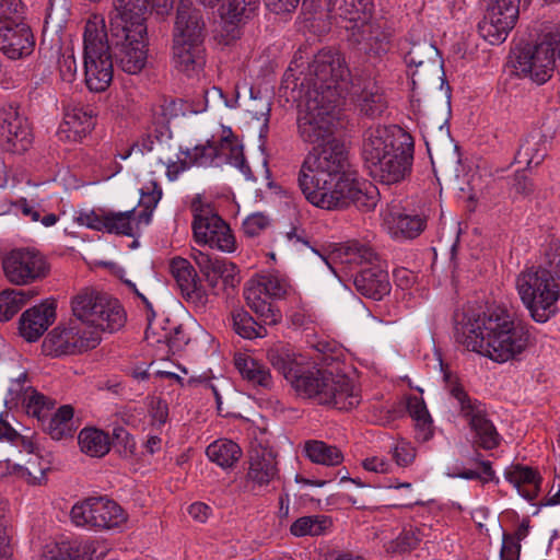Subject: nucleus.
I'll return each instance as SVG.
<instances>
[{
	"instance_id": "1",
	"label": "nucleus",
	"mask_w": 560,
	"mask_h": 560,
	"mask_svg": "<svg viewBox=\"0 0 560 560\" xmlns=\"http://www.w3.org/2000/svg\"><path fill=\"white\" fill-rule=\"evenodd\" d=\"M303 172L306 200L325 210H337L354 205L370 211L377 203V189L371 183L361 182L351 170L349 156L336 144L322 156H311Z\"/></svg>"
},
{
	"instance_id": "2",
	"label": "nucleus",
	"mask_w": 560,
	"mask_h": 560,
	"mask_svg": "<svg viewBox=\"0 0 560 560\" xmlns=\"http://www.w3.org/2000/svg\"><path fill=\"white\" fill-rule=\"evenodd\" d=\"M267 357L299 396L342 411L351 410L360 404V392L349 377L316 368L290 347H273Z\"/></svg>"
},
{
	"instance_id": "3",
	"label": "nucleus",
	"mask_w": 560,
	"mask_h": 560,
	"mask_svg": "<svg viewBox=\"0 0 560 560\" xmlns=\"http://www.w3.org/2000/svg\"><path fill=\"white\" fill-rule=\"evenodd\" d=\"M456 340L469 351L504 363L526 350L529 334L505 308L493 306L465 314L456 326Z\"/></svg>"
},
{
	"instance_id": "4",
	"label": "nucleus",
	"mask_w": 560,
	"mask_h": 560,
	"mask_svg": "<svg viewBox=\"0 0 560 560\" xmlns=\"http://www.w3.org/2000/svg\"><path fill=\"white\" fill-rule=\"evenodd\" d=\"M336 92L329 94L327 98L320 97V91L306 90L300 105L298 116V132L300 138L314 147L305 156L298 176L299 187H303V172L306 162L311 156H322L324 152H329L332 147L339 144L342 147L347 156L349 151L346 144L335 138L336 107L339 101H336Z\"/></svg>"
},
{
	"instance_id": "5",
	"label": "nucleus",
	"mask_w": 560,
	"mask_h": 560,
	"mask_svg": "<svg viewBox=\"0 0 560 560\" xmlns=\"http://www.w3.org/2000/svg\"><path fill=\"white\" fill-rule=\"evenodd\" d=\"M371 177L384 185L404 180L411 171L412 154L386 127L368 129L362 147Z\"/></svg>"
},
{
	"instance_id": "6",
	"label": "nucleus",
	"mask_w": 560,
	"mask_h": 560,
	"mask_svg": "<svg viewBox=\"0 0 560 560\" xmlns=\"http://www.w3.org/2000/svg\"><path fill=\"white\" fill-rule=\"evenodd\" d=\"M517 294L537 323H546L557 311L560 299V283L548 270L530 267L521 271L515 279Z\"/></svg>"
},
{
	"instance_id": "7",
	"label": "nucleus",
	"mask_w": 560,
	"mask_h": 560,
	"mask_svg": "<svg viewBox=\"0 0 560 560\" xmlns=\"http://www.w3.org/2000/svg\"><path fill=\"white\" fill-rule=\"evenodd\" d=\"M101 15H91L84 27V74L89 90L105 91L113 80V60Z\"/></svg>"
},
{
	"instance_id": "8",
	"label": "nucleus",
	"mask_w": 560,
	"mask_h": 560,
	"mask_svg": "<svg viewBox=\"0 0 560 560\" xmlns=\"http://www.w3.org/2000/svg\"><path fill=\"white\" fill-rule=\"evenodd\" d=\"M292 291L288 276L279 270H269L252 277L245 283L243 295L261 324L276 325L282 315L271 301L285 299Z\"/></svg>"
},
{
	"instance_id": "9",
	"label": "nucleus",
	"mask_w": 560,
	"mask_h": 560,
	"mask_svg": "<svg viewBox=\"0 0 560 560\" xmlns=\"http://www.w3.org/2000/svg\"><path fill=\"white\" fill-rule=\"evenodd\" d=\"M136 22L129 24L121 19L109 23L107 42L109 50L120 67L129 74L142 71L148 61V27L147 23Z\"/></svg>"
},
{
	"instance_id": "10",
	"label": "nucleus",
	"mask_w": 560,
	"mask_h": 560,
	"mask_svg": "<svg viewBox=\"0 0 560 560\" xmlns=\"http://www.w3.org/2000/svg\"><path fill=\"white\" fill-rule=\"evenodd\" d=\"M73 317L84 322L100 332L116 331L126 322V314L120 303L94 290H82L72 302Z\"/></svg>"
},
{
	"instance_id": "11",
	"label": "nucleus",
	"mask_w": 560,
	"mask_h": 560,
	"mask_svg": "<svg viewBox=\"0 0 560 560\" xmlns=\"http://www.w3.org/2000/svg\"><path fill=\"white\" fill-rule=\"evenodd\" d=\"M190 210L192 236L196 243L223 253H233L236 249V241L230 225L210 203L197 196L191 201Z\"/></svg>"
},
{
	"instance_id": "12",
	"label": "nucleus",
	"mask_w": 560,
	"mask_h": 560,
	"mask_svg": "<svg viewBox=\"0 0 560 560\" xmlns=\"http://www.w3.org/2000/svg\"><path fill=\"white\" fill-rule=\"evenodd\" d=\"M444 381L450 395L457 401L459 412L468 421L471 431L475 433L476 443L485 450H492L500 443V435L488 419L485 406L468 396L462 384L451 373H444Z\"/></svg>"
},
{
	"instance_id": "13",
	"label": "nucleus",
	"mask_w": 560,
	"mask_h": 560,
	"mask_svg": "<svg viewBox=\"0 0 560 560\" xmlns=\"http://www.w3.org/2000/svg\"><path fill=\"white\" fill-rule=\"evenodd\" d=\"M308 75L312 83L307 90H318L320 97L325 98L336 92V101H340L350 72L339 51L325 48L314 56L308 66Z\"/></svg>"
},
{
	"instance_id": "14",
	"label": "nucleus",
	"mask_w": 560,
	"mask_h": 560,
	"mask_svg": "<svg viewBox=\"0 0 560 560\" xmlns=\"http://www.w3.org/2000/svg\"><path fill=\"white\" fill-rule=\"evenodd\" d=\"M2 271L13 285H30L43 280L49 272L46 257L34 247H16L1 258Z\"/></svg>"
},
{
	"instance_id": "15",
	"label": "nucleus",
	"mask_w": 560,
	"mask_h": 560,
	"mask_svg": "<svg viewBox=\"0 0 560 560\" xmlns=\"http://www.w3.org/2000/svg\"><path fill=\"white\" fill-rule=\"evenodd\" d=\"M70 516L77 526L101 530L118 528L127 521L121 506L106 497H91L75 503Z\"/></svg>"
},
{
	"instance_id": "16",
	"label": "nucleus",
	"mask_w": 560,
	"mask_h": 560,
	"mask_svg": "<svg viewBox=\"0 0 560 560\" xmlns=\"http://www.w3.org/2000/svg\"><path fill=\"white\" fill-rule=\"evenodd\" d=\"M511 63L518 74L542 84L555 69V48L550 43L516 46L511 52Z\"/></svg>"
},
{
	"instance_id": "17",
	"label": "nucleus",
	"mask_w": 560,
	"mask_h": 560,
	"mask_svg": "<svg viewBox=\"0 0 560 560\" xmlns=\"http://www.w3.org/2000/svg\"><path fill=\"white\" fill-rule=\"evenodd\" d=\"M521 0H485V13L478 24L479 34L492 45L503 43L514 28Z\"/></svg>"
},
{
	"instance_id": "18",
	"label": "nucleus",
	"mask_w": 560,
	"mask_h": 560,
	"mask_svg": "<svg viewBox=\"0 0 560 560\" xmlns=\"http://www.w3.org/2000/svg\"><path fill=\"white\" fill-rule=\"evenodd\" d=\"M162 197V189L154 180L141 188V205L144 210L137 215L135 210L107 211L106 232L119 235L132 236L139 224H149L152 210L156 207Z\"/></svg>"
},
{
	"instance_id": "19",
	"label": "nucleus",
	"mask_w": 560,
	"mask_h": 560,
	"mask_svg": "<svg viewBox=\"0 0 560 560\" xmlns=\"http://www.w3.org/2000/svg\"><path fill=\"white\" fill-rule=\"evenodd\" d=\"M345 27L350 33L352 42L361 46L366 54L381 56L390 47L392 32L383 19H372L368 13L365 19L348 22Z\"/></svg>"
},
{
	"instance_id": "20",
	"label": "nucleus",
	"mask_w": 560,
	"mask_h": 560,
	"mask_svg": "<svg viewBox=\"0 0 560 560\" xmlns=\"http://www.w3.org/2000/svg\"><path fill=\"white\" fill-rule=\"evenodd\" d=\"M381 215L384 229L395 240L418 237L427 225L424 217L407 210L397 201L387 203Z\"/></svg>"
},
{
	"instance_id": "21",
	"label": "nucleus",
	"mask_w": 560,
	"mask_h": 560,
	"mask_svg": "<svg viewBox=\"0 0 560 560\" xmlns=\"http://www.w3.org/2000/svg\"><path fill=\"white\" fill-rule=\"evenodd\" d=\"M191 258L212 288H217L220 280L225 289L235 288L241 282L240 269L232 261L212 258L209 254L199 249H192Z\"/></svg>"
},
{
	"instance_id": "22",
	"label": "nucleus",
	"mask_w": 560,
	"mask_h": 560,
	"mask_svg": "<svg viewBox=\"0 0 560 560\" xmlns=\"http://www.w3.org/2000/svg\"><path fill=\"white\" fill-rule=\"evenodd\" d=\"M95 126V113L92 106L81 103H69L65 107L63 120L58 129L61 141L79 142L85 138Z\"/></svg>"
},
{
	"instance_id": "23",
	"label": "nucleus",
	"mask_w": 560,
	"mask_h": 560,
	"mask_svg": "<svg viewBox=\"0 0 560 560\" xmlns=\"http://www.w3.org/2000/svg\"><path fill=\"white\" fill-rule=\"evenodd\" d=\"M170 271L183 299L197 307H203L207 294L192 265L183 257H174L170 262Z\"/></svg>"
},
{
	"instance_id": "24",
	"label": "nucleus",
	"mask_w": 560,
	"mask_h": 560,
	"mask_svg": "<svg viewBox=\"0 0 560 560\" xmlns=\"http://www.w3.org/2000/svg\"><path fill=\"white\" fill-rule=\"evenodd\" d=\"M35 46L31 27L24 22L0 26V51L11 60L30 56Z\"/></svg>"
},
{
	"instance_id": "25",
	"label": "nucleus",
	"mask_w": 560,
	"mask_h": 560,
	"mask_svg": "<svg viewBox=\"0 0 560 560\" xmlns=\"http://www.w3.org/2000/svg\"><path fill=\"white\" fill-rule=\"evenodd\" d=\"M350 94L360 113L369 118L380 117L387 107L381 88L370 78L352 81Z\"/></svg>"
},
{
	"instance_id": "26",
	"label": "nucleus",
	"mask_w": 560,
	"mask_h": 560,
	"mask_svg": "<svg viewBox=\"0 0 560 560\" xmlns=\"http://www.w3.org/2000/svg\"><path fill=\"white\" fill-rule=\"evenodd\" d=\"M56 319L52 302H42L26 310L20 318V335L28 342L37 341Z\"/></svg>"
},
{
	"instance_id": "27",
	"label": "nucleus",
	"mask_w": 560,
	"mask_h": 560,
	"mask_svg": "<svg viewBox=\"0 0 560 560\" xmlns=\"http://www.w3.org/2000/svg\"><path fill=\"white\" fill-rule=\"evenodd\" d=\"M370 265L355 275L353 284L363 296L380 301L390 292L388 272L383 268L378 258Z\"/></svg>"
},
{
	"instance_id": "28",
	"label": "nucleus",
	"mask_w": 560,
	"mask_h": 560,
	"mask_svg": "<svg viewBox=\"0 0 560 560\" xmlns=\"http://www.w3.org/2000/svg\"><path fill=\"white\" fill-rule=\"evenodd\" d=\"M203 28L200 12L188 1H182L177 9L173 40L203 44Z\"/></svg>"
},
{
	"instance_id": "29",
	"label": "nucleus",
	"mask_w": 560,
	"mask_h": 560,
	"mask_svg": "<svg viewBox=\"0 0 560 560\" xmlns=\"http://www.w3.org/2000/svg\"><path fill=\"white\" fill-rule=\"evenodd\" d=\"M114 11L109 16V23L116 19H121L128 25L137 20L145 23L144 13L149 8L156 9L159 12L167 11L173 5V0H112Z\"/></svg>"
},
{
	"instance_id": "30",
	"label": "nucleus",
	"mask_w": 560,
	"mask_h": 560,
	"mask_svg": "<svg viewBox=\"0 0 560 560\" xmlns=\"http://www.w3.org/2000/svg\"><path fill=\"white\" fill-rule=\"evenodd\" d=\"M172 62L188 77L199 73L205 65L203 44L173 40Z\"/></svg>"
},
{
	"instance_id": "31",
	"label": "nucleus",
	"mask_w": 560,
	"mask_h": 560,
	"mask_svg": "<svg viewBox=\"0 0 560 560\" xmlns=\"http://www.w3.org/2000/svg\"><path fill=\"white\" fill-rule=\"evenodd\" d=\"M43 430L56 441L72 438L78 427L74 421V410L70 405L54 408L51 413L42 422Z\"/></svg>"
},
{
	"instance_id": "32",
	"label": "nucleus",
	"mask_w": 560,
	"mask_h": 560,
	"mask_svg": "<svg viewBox=\"0 0 560 560\" xmlns=\"http://www.w3.org/2000/svg\"><path fill=\"white\" fill-rule=\"evenodd\" d=\"M234 365L243 380L257 388L270 389L273 380L270 370L261 362L245 353L234 355Z\"/></svg>"
},
{
	"instance_id": "33",
	"label": "nucleus",
	"mask_w": 560,
	"mask_h": 560,
	"mask_svg": "<svg viewBox=\"0 0 560 560\" xmlns=\"http://www.w3.org/2000/svg\"><path fill=\"white\" fill-rule=\"evenodd\" d=\"M504 476L524 499L532 501L537 498L541 482L537 470L528 466L514 465L505 470Z\"/></svg>"
},
{
	"instance_id": "34",
	"label": "nucleus",
	"mask_w": 560,
	"mask_h": 560,
	"mask_svg": "<svg viewBox=\"0 0 560 560\" xmlns=\"http://www.w3.org/2000/svg\"><path fill=\"white\" fill-rule=\"evenodd\" d=\"M278 475L276 456L270 450L255 448L250 453L247 477L259 486L268 485Z\"/></svg>"
},
{
	"instance_id": "35",
	"label": "nucleus",
	"mask_w": 560,
	"mask_h": 560,
	"mask_svg": "<svg viewBox=\"0 0 560 560\" xmlns=\"http://www.w3.org/2000/svg\"><path fill=\"white\" fill-rule=\"evenodd\" d=\"M218 151V164H230L238 168L242 173L247 174L249 167L246 164L243 147L237 138L233 136L230 128L223 129L219 143H214Z\"/></svg>"
},
{
	"instance_id": "36",
	"label": "nucleus",
	"mask_w": 560,
	"mask_h": 560,
	"mask_svg": "<svg viewBox=\"0 0 560 560\" xmlns=\"http://www.w3.org/2000/svg\"><path fill=\"white\" fill-rule=\"evenodd\" d=\"M68 327V323H59L45 337L42 348L46 355L62 357L75 355V348Z\"/></svg>"
},
{
	"instance_id": "37",
	"label": "nucleus",
	"mask_w": 560,
	"mask_h": 560,
	"mask_svg": "<svg viewBox=\"0 0 560 560\" xmlns=\"http://www.w3.org/2000/svg\"><path fill=\"white\" fill-rule=\"evenodd\" d=\"M330 259L349 266L370 265L377 260V256L368 245L351 241L336 247L330 254Z\"/></svg>"
},
{
	"instance_id": "38",
	"label": "nucleus",
	"mask_w": 560,
	"mask_h": 560,
	"mask_svg": "<svg viewBox=\"0 0 560 560\" xmlns=\"http://www.w3.org/2000/svg\"><path fill=\"white\" fill-rule=\"evenodd\" d=\"M1 129L8 142L12 143L13 147L24 150L31 143L32 133L30 126L26 119L21 117L13 108L5 113Z\"/></svg>"
},
{
	"instance_id": "39",
	"label": "nucleus",
	"mask_w": 560,
	"mask_h": 560,
	"mask_svg": "<svg viewBox=\"0 0 560 560\" xmlns=\"http://www.w3.org/2000/svg\"><path fill=\"white\" fill-rule=\"evenodd\" d=\"M208 458L223 469L233 467L242 455L241 447L233 441L220 439L206 450Z\"/></svg>"
},
{
	"instance_id": "40",
	"label": "nucleus",
	"mask_w": 560,
	"mask_h": 560,
	"mask_svg": "<svg viewBox=\"0 0 560 560\" xmlns=\"http://www.w3.org/2000/svg\"><path fill=\"white\" fill-rule=\"evenodd\" d=\"M330 13L343 19L347 22L365 19L372 13V0H328Z\"/></svg>"
},
{
	"instance_id": "41",
	"label": "nucleus",
	"mask_w": 560,
	"mask_h": 560,
	"mask_svg": "<svg viewBox=\"0 0 560 560\" xmlns=\"http://www.w3.org/2000/svg\"><path fill=\"white\" fill-rule=\"evenodd\" d=\"M67 323L72 340L75 342L77 354L94 349L100 343L101 335L96 328L90 327L75 317L70 318Z\"/></svg>"
},
{
	"instance_id": "42",
	"label": "nucleus",
	"mask_w": 560,
	"mask_h": 560,
	"mask_svg": "<svg viewBox=\"0 0 560 560\" xmlns=\"http://www.w3.org/2000/svg\"><path fill=\"white\" fill-rule=\"evenodd\" d=\"M36 294L33 290L8 289L0 293V322L10 320Z\"/></svg>"
},
{
	"instance_id": "43",
	"label": "nucleus",
	"mask_w": 560,
	"mask_h": 560,
	"mask_svg": "<svg viewBox=\"0 0 560 560\" xmlns=\"http://www.w3.org/2000/svg\"><path fill=\"white\" fill-rule=\"evenodd\" d=\"M331 526L332 522L326 515H308L295 520L290 532L295 537L319 536L326 534Z\"/></svg>"
},
{
	"instance_id": "44",
	"label": "nucleus",
	"mask_w": 560,
	"mask_h": 560,
	"mask_svg": "<svg viewBox=\"0 0 560 560\" xmlns=\"http://www.w3.org/2000/svg\"><path fill=\"white\" fill-rule=\"evenodd\" d=\"M81 451L92 457H102L109 452V436L97 429H83L79 434Z\"/></svg>"
},
{
	"instance_id": "45",
	"label": "nucleus",
	"mask_w": 560,
	"mask_h": 560,
	"mask_svg": "<svg viewBox=\"0 0 560 560\" xmlns=\"http://www.w3.org/2000/svg\"><path fill=\"white\" fill-rule=\"evenodd\" d=\"M304 450L310 460L316 464L337 466L343 459L341 452L336 446L328 445L323 441H307Z\"/></svg>"
},
{
	"instance_id": "46",
	"label": "nucleus",
	"mask_w": 560,
	"mask_h": 560,
	"mask_svg": "<svg viewBox=\"0 0 560 560\" xmlns=\"http://www.w3.org/2000/svg\"><path fill=\"white\" fill-rule=\"evenodd\" d=\"M23 405L27 415L36 418L42 423L51 413L56 404L52 399L30 388L24 393Z\"/></svg>"
},
{
	"instance_id": "47",
	"label": "nucleus",
	"mask_w": 560,
	"mask_h": 560,
	"mask_svg": "<svg viewBox=\"0 0 560 560\" xmlns=\"http://www.w3.org/2000/svg\"><path fill=\"white\" fill-rule=\"evenodd\" d=\"M233 327L237 335L246 339L261 338L266 329L248 312L238 308L232 312Z\"/></svg>"
},
{
	"instance_id": "48",
	"label": "nucleus",
	"mask_w": 560,
	"mask_h": 560,
	"mask_svg": "<svg viewBox=\"0 0 560 560\" xmlns=\"http://www.w3.org/2000/svg\"><path fill=\"white\" fill-rule=\"evenodd\" d=\"M259 0H222L220 5L221 18L234 23L247 18L258 5Z\"/></svg>"
},
{
	"instance_id": "49",
	"label": "nucleus",
	"mask_w": 560,
	"mask_h": 560,
	"mask_svg": "<svg viewBox=\"0 0 560 560\" xmlns=\"http://www.w3.org/2000/svg\"><path fill=\"white\" fill-rule=\"evenodd\" d=\"M438 55L436 48L428 43H419L412 45L408 54L406 55V62L408 66H415L417 68L422 67L429 62L434 63Z\"/></svg>"
},
{
	"instance_id": "50",
	"label": "nucleus",
	"mask_w": 560,
	"mask_h": 560,
	"mask_svg": "<svg viewBox=\"0 0 560 560\" xmlns=\"http://www.w3.org/2000/svg\"><path fill=\"white\" fill-rule=\"evenodd\" d=\"M422 537L418 529H405L395 540L387 546V551L393 553H402L410 551L419 545Z\"/></svg>"
},
{
	"instance_id": "51",
	"label": "nucleus",
	"mask_w": 560,
	"mask_h": 560,
	"mask_svg": "<svg viewBox=\"0 0 560 560\" xmlns=\"http://www.w3.org/2000/svg\"><path fill=\"white\" fill-rule=\"evenodd\" d=\"M74 219L80 225L95 231L106 232L107 211L104 209L81 210L77 212Z\"/></svg>"
},
{
	"instance_id": "52",
	"label": "nucleus",
	"mask_w": 560,
	"mask_h": 560,
	"mask_svg": "<svg viewBox=\"0 0 560 560\" xmlns=\"http://www.w3.org/2000/svg\"><path fill=\"white\" fill-rule=\"evenodd\" d=\"M24 21V5L21 0H0V26Z\"/></svg>"
},
{
	"instance_id": "53",
	"label": "nucleus",
	"mask_w": 560,
	"mask_h": 560,
	"mask_svg": "<svg viewBox=\"0 0 560 560\" xmlns=\"http://www.w3.org/2000/svg\"><path fill=\"white\" fill-rule=\"evenodd\" d=\"M188 158L194 164L199 166H211L218 164V151L214 143L207 142V144L197 145L188 152Z\"/></svg>"
},
{
	"instance_id": "54",
	"label": "nucleus",
	"mask_w": 560,
	"mask_h": 560,
	"mask_svg": "<svg viewBox=\"0 0 560 560\" xmlns=\"http://www.w3.org/2000/svg\"><path fill=\"white\" fill-rule=\"evenodd\" d=\"M393 459L396 465L399 467H407L411 465L416 459V448L411 445L410 442L405 440H399L395 443V445L390 450Z\"/></svg>"
},
{
	"instance_id": "55",
	"label": "nucleus",
	"mask_w": 560,
	"mask_h": 560,
	"mask_svg": "<svg viewBox=\"0 0 560 560\" xmlns=\"http://www.w3.org/2000/svg\"><path fill=\"white\" fill-rule=\"evenodd\" d=\"M59 74L62 81L71 83L78 71L77 61L74 58L73 49L66 48L58 60Z\"/></svg>"
},
{
	"instance_id": "56",
	"label": "nucleus",
	"mask_w": 560,
	"mask_h": 560,
	"mask_svg": "<svg viewBox=\"0 0 560 560\" xmlns=\"http://www.w3.org/2000/svg\"><path fill=\"white\" fill-rule=\"evenodd\" d=\"M20 467L21 468H27V470L30 471V474H35V471H38V474H40V478H38V480H35V481H31V476L30 477H18V479L20 480H24L26 483L31 485V486H40L45 482L46 480V471L48 470V466H47V463L37 454H33L26 462L24 465H21L20 464Z\"/></svg>"
},
{
	"instance_id": "57",
	"label": "nucleus",
	"mask_w": 560,
	"mask_h": 560,
	"mask_svg": "<svg viewBox=\"0 0 560 560\" xmlns=\"http://www.w3.org/2000/svg\"><path fill=\"white\" fill-rule=\"evenodd\" d=\"M542 270H548L550 275L560 282V242H551L545 252V266Z\"/></svg>"
},
{
	"instance_id": "58",
	"label": "nucleus",
	"mask_w": 560,
	"mask_h": 560,
	"mask_svg": "<svg viewBox=\"0 0 560 560\" xmlns=\"http://www.w3.org/2000/svg\"><path fill=\"white\" fill-rule=\"evenodd\" d=\"M269 224V220L261 213H254L248 215L242 225L243 232L248 237L259 235Z\"/></svg>"
},
{
	"instance_id": "59",
	"label": "nucleus",
	"mask_w": 560,
	"mask_h": 560,
	"mask_svg": "<svg viewBox=\"0 0 560 560\" xmlns=\"http://www.w3.org/2000/svg\"><path fill=\"white\" fill-rule=\"evenodd\" d=\"M30 476L31 481H35L40 478V474H38V471H35V474L32 475L27 468H21L20 464H14L10 459L0 460V478L14 477L18 479V477Z\"/></svg>"
},
{
	"instance_id": "60",
	"label": "nucleus",
	"mask_w": 560,
	"mask_h": 560,
	"mask_svg": "<svg viewBox=\"0 0 560 560\" xmlns=\"http://www.w3.org/2000/svg\"><path fill=\"white\" fill-rule=\"evenodd\" d=\"M521 545L516 537L504 535L501 548V560H518Z\"/></svg>"
},
{
	"instance_id": "61",
	"label": "nucleus",
	"mask_w": 560,
	"mask_h": 560,
	"mask_svg": "<svg viewBox=\"0 0 560 560\" xmlns=\"http://www.w3.org/2000/svg\"><path fill=\"white\" fill-rule=\"evenodd\" d=\"M150 416L153 423L162 425L166 422L168 417L167 404L160 398H153L150 402Z\"/></svg>"
},
{
	"instance_id": "62",
	"label": "nucleus",
	"mask_w": 560,
	"mask_h": 560,
	"mask_svg": "<svg viewBox=\"0 0 560 560\" xmlns=\"http://www.w3.org/2000/svg\"><path fill=\"white\" fill-rule=\"evenodd\" d=\"M407 410L413 421L430 417L423 399L417 396L408 398Z\"/></svg>"
},
{
	"instance_id": "63",
	"label": "nucleus",
	"mask_w": 560,
	"mask_h": 560,
	"mask_svg": "<svg viewBox=\"0 0 560 560\" xmlns=\"http://www.w3.org/2000/svg\"><path fill=\"white\" fill-rule=\"evenodd\" d=\"M416 439L420 442L429 441L433 435L431 417L415 421Z\"/></svg>"
},
{
	"instance_id": "64",
	"label": "nucleus",
	"mask_w": 560,
	"mask_h": 560,
	"mask_svg": "<svg viewBox=\"0 0 560 560\" xmlns=\"http://www.w3.org/2000/svg\"><path fill=\"white\" fill-rule=\"evenodd\" d=\"M364 469L377 474H386L390 470V463L384 457H370L363 460Z\"/></svg>"
}]
</instances>
